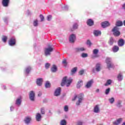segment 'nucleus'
I'll use <instances>...</instances> for the list:
<instances>
[{"label": "nucleus", "instance_id": "obj_11", "mask_svg": "<svg viewBox=\"0 0 125 125\" xmlns=\"http://www.w3.org/2000/svg\"><path fill=\"white\" fill-rule=\"evenodd\" d=\"M9 0H2V5L4 7H8L9 5Z\"/></svg>", "mask_w": 125, "mask_h": 125}, {"label": "nucleus", "instance_id": "obj_19", "mask_svg": "<svg viewBox=\"0 0 125 125\" xmlns=\"http://www.w3.org/2000/svg\"><path fill=\"white\" fill-rule=\"evenodd\" d=\"M36 119L37 122H41L42 121V115L40 113H37L36 115Z\"/></svg>", "mask_w": 125, "mask_h": 125}, {"label": "nucleus", "instance_id": "obj_42", "mask_svg": "<svg viewBox=\"0 0 125 125\" xmlns=\"http://www.w3.org/2000/svg\"><path fill=\"white\" fill-rule=\"evenodd\" d=\"M77 72V67H74L72 70H71V73L72 74H75Z\"/></svg>", "mask_w": 125, "mask_h": 125}, {"label": "nucleus", "instance_id": "obj_56", "mask_svg": "<svg viewBox=\"0 0 125 125\" xmlns=\"http://www.w3.org/2000/svg\"><path fill=\"white\" fill-rule=\"evenodd\" d=\"M26 14L27 15H30V11L27 10V12H26Z\"/></svg>", "mask_w": 125, "mask_h": 125}, {"label": "nucleus", "instance_id": "obj_48", "mask_svg": "<svg viewBox=\"0 0 125 125\" xmlns=\"http://www.w3.org/2000/svg\"><path fill=\"white\" fill-rule=\"evenodd\" d=\"M87 45H89V46H90V45H91L92 43H91V42H90V41L88 40L87 41Z\"/></svg>", "mask_w": 125, "mask_h": 125}, {"label": "nucleus", "instance_id": "obj_34", "mask_svg": "<svg viewBox=\"0 0 125 125\" xmlns=\"http://www.w3.org/2000/svg\"><path fill=\"white\" fill-rule=\"evenodd\" d=\"M63 110L64 112H67L69 111V106L67 105H64L63 107Z\"/></svg>", "mask_w": 125, "mask_h": 125}, {"label": "nucleus", "instance_id": "obj_23", "mask_svg": "<svg viewBox=\"0 0 125 125\" xmlns=\"http://www.w3.org/2000/svg\"><path fill=\"white\" fill-rule=\"evenodd\" d=\"M92 83H93V81L90 80L86 84V87L87 88H89V87H90V86H91V84H92Z\"/></svg>", "mask_w": 125, "mask_h": 125}, {"label": "nucleus", "instance_id": "obj_31", "mask_svg": "<svg viewBox=\"0 0 125 125\" xmlns=\"http://www.w3.org/2000/svg\"><path fill=\"white\" fill-rule=\"evenodd\" d=\"M118 81L119 82H121V81L123 80V75L122 73H119L117 76Z\"/></svg>", "mask_w": 125, "mask_h": 125}, {"label": "nucleus", "instance_id": "obj_13", "mask_svg": "<svg viewBox=\"0 0 125 125\" xmlns=\"http://www.w3.org/2000/svg\"><path fill=\"white\" fill-rule=\"evenodd\" d=\"M42 78H38L36 80V83L39 86H42Z\"/></svg>", "mask_w": 125, "mask_h": 125}, {"label": "nucleus", "instance_id": "obj_44", "mask_svg": "<svg viewBox=\"0 0 125 125\" xmlns=\"http://www.w3.org/2000/svg\"><path fill=\"white\" fill-rule=\"evenodd\" d=\"M98 49H95L93 51V54H94L95 55H96V54H97V53H98Z\"/></svg>", "mask_w": 125, "mask_h": 125}, {"label": "nucleus", "instance_id": "obj_26", "mask_svg": "<svg viewBox=\"0 0 125 125\" xmlns=\"http://www.w3.org/2000/svg\"><path fill=\"white\" fill-rule=\"evenodd\" d=\"M114 42H115V40H114V38H113V37L110 38L108 42L109 44L110 45H113V44H114Z\"/></svg>", "mask_w": 125, "mask_h": 125}, {"label": "nucleus", "instance_id": "obj_37", "mask_svg": "<svg viewBox=\"0 0 125 125\" xmlns=\"http://www.w3.org/2000/svg\"><path fill=\"white\" fill-rule=\"evenodd\" d=\"M78 23H74L73 25V28L72 29L73 30H77V29H78Z\"/></svg>", "mask_w": 125, "mask_h": 125}, {"label": "nucleus", "instance_id": "obj_53", "mask_svg": "<svg viewBox=\"0 0 125 125\" xmlns=\"http://www.w3.org/2000/svg\"><path fill=\"white\" fill-rule=\"evenodd\" d=\"M13 110H14V106H11L10 107V111H11V112H12V111H13Z\"/></svg>", "mask_w": 125, "mask_h": 125}, {"label": "nucleus", "instance_id": "obj_45", "mask_svg": "<svg viewBox=\"0 0 125 125\" xmlns=\"http://www.w3.org/2000/svg\"><path fill=\"white\" fill-rule=\"evenodd\" d=\"M40 18L41 19V22H42V21H43V20H44V17H43V15H40Z\"/></svg>", "mask_w": 125, "mask_h": 125}, {"label": "nucleus", "instance_id": "obj_36", "mask_svg": "<svg viewBox=\"0 0 125 125\" xmlns=\"http://www.w3.org/2000/svg\"><path fill=\"white\" fill-rule=\"evenodd\" d=\"M45 87L46 88H49V87H50V83L48 82H46L45 84Z\"/></svg>", "mask_w": 125, "mask_h": 125}, {"label": "nucleus", "instance_id": "obj_54", "mask_svg": "<svg viewBox=\"0 0 125 125\" xmlns=\"http://www.w3.org/2000/svg\"><path fill=\"white\" fill-rule=\"evenodd\" d=\"M77 96H75L74 98L72 99V101H75V100H76V99H77Z\"/></svg>", "mask_w": 125, "mask_h": 125}, {"label": "nucleus", "instance_id": "obj_2", "mask_svg": "<svg viewBox=\"0 0 125 125\" xmlns=\"http://www.w3.org/2000/svg\"><path fill=\"white\" fill-rule=\"evenodd\" d=\"M52 51H53V47H52V46L50 45H48L47 48H45V50H44L45 55L46 56H48V55H50Z\"/></svg>", "mask_w": 125, "mask_h": 125}, {"label": "nucleus", "instance_id": "obj_1", "mask_svg": "<svg viewBox=\"0 0 125 125\" xmlns=\"http://www.w3.org/2000/svg\"><path fill=\"white\" fill-rule=\"evenodd\" d=\"M73 80L71 78H69L67 79V76H65L63 78L62 82L61 83V86H64L65 84H66V86L68 87V86H70V84L72 83Z\"/></svg>", "mask_w": 125, "mask_h": 125}, {"label": "nucleus", "instance_id": "obj_38", "mask_svg": "<svg viewBox=\"0 0 125 125\" xmlns=\"http://www.w3.org/2000/svg\"><path fill=\"white\" fill-rule=\"evenodd\" d=\"M2 41L3 42H6V41H7V36H3L2 38Z\"/></svg>", "mask_w": 125, "mask_h": 125}, {"label": "nucleus", "instance_id": "obj_6", "mask_svg": "<svg viewBox=\"0 0 125 125\" xmlns=\"http://www.w3.org/2000/svg\"><path fill=\"white\" fill-rule=\"evenodd\" d=\"M101 64L100 63H97L96 65V68H94L92 69L93 73H95V71H96L97 72H100V70H101Z\"/></svg>", "mask_w": 125, "mask_h": 125}, {"label": "nucleus", "instance_id": "obj_22", "mask_svg": "<svg viewBox=\"0 0 125 125\" xmlns=\"http://www.w3.org/2000/svg\"><path fill=\"white\" fill-rule=\"evenodd\" d=\"M76 52H81V51H84L85 49L83 47L76 48L75 49Z\"/></svg>", "mask_w": 125, "mask_h": 125}, {"label": "nucleus", "instance_id": "obj_43", "mask_svg": "<svg viewBox=\"0 0 125 125\" xmlns=\"http://www.w3.org/2000/svg\"><path fill=\"white\" fill-rule=\"evenodd\" d=\"M110 88H108L105 90V93L106 95H108V94H109V93H110Z\"/></svg>", "mask_w": 125, "mask_h": 125}, {"label": "nucleus", "instance_id": "obj_46", "mask_svg": "<svg viewBox=\"0 0 125 125\" xmlns=\"http://www.w3.org/2000/svg\"><path fill=\"white\" fill-rule=\"evenodd\" d=\"M51 18H52V16L51 15H49L47 17V20L48 21H50V20H51Z\"/></svg>", "mask_w": 125, "mask_h": 125}, {"label": "nucleus", "instance_id": "obj_40", "mask_svg": "<svg viewBox=\"0 0 125 125\" xmlns=\"http://www.w3.org/2000/svg\"><path fill=\"white\" fill-rule=\"evenodd\" d=\"M67 124V122H66V120H62L61 121L60 125H66Z\"/></svg>", "mask_w": 125, "mask_h": 125}, {"label": "nucleus", "instance_id": "obj_30", "mask_svg": "<svg viewBox=\"0 0 125 125\" xmlns=\"http://www.w3.org/2000/svg\"><path fill=\"white\" fill-rule=\"evenodd\" d=\"M116 27H120L121 26H123V21H116Z\"/></svg>", "mask_w": 125, "mask_h": 125}, {"label": "nucleus", "instance_id": "obj_20", "mask_svg": "<svg viewBox=\"0 0 125 125\" xmlns=\"http://www.w3.org/2000/svg\"><path fill=\"white\" fill-rule=\"evenodd\" d=\"M21 102H22V101H21V97H20L16 100L15 104L17 106H20L21 105Z\"/></svg>", "mask_w": 125, "mask_h": 125}, {"label": "nucleus", "instance_id": "obj_61", "mask_svg": "<svg viewBox=\"0 0 125 125\" xmlns=\"http://www.w3.org/2000/svg\"><path fill=\"white\" fill-rule=\"evenodd\" d=\"M49 113H50V111H49Z\"/></svg>", "mask_w": 125, "mask_h": 125}, {"label": "nucleus", "instance_id": "obj_47", "mask_svg": "<svg viewBox=\"0 0 125 125\" xmlns=\"http://www.w3.org/2000/svg\"><path fill=\"white\" fill-rule=\"evenodd\" d=\"M49 66H50V64H49V63H46L45 64V67L46 69H48V68H49Z\"/></svg>", "mask_w": 125, "mask_h": 125}, {"label": "nucleus", "instance_id": "obj_49", "mask_svg": "<svg viewBox=\"0 0 125 125\" xmlns=\"http://www.w3.org/2000/svg\"><path fill=\"white\" fill-rule=\"evenodd\" d=\"M62 64H64V66H67V61H66V60H63L62 61Z\"/></svg>", "mask_w": 125, "mask_h": 125}, {"label": "nucleus", "instance_id": "obj_7", "mask_svg": "<svg viewBox=\"0 0 125 125\" xmlns=\"http://www.w3.org/2000/svg\"><path fill=\"white\" fill-rule=\"evenodd\" d=\"M83 94H80L78 97V101L76 103V105L77 106H80L82 101H83Z\"/></svg>", "mask_w": 125, "mask_h": 125}, {"label": "nucleus", "instance_id": "obj_50", "mask_svg": "<svg viewBox=\"0 0 125 125\" xmlns=\"http://www.w3.org/2000/svg\"><path fill=\"white\" fill-rule=\"evenodd\" d=\"M84 73V70H81L79 72V74L80 75H83V73Z\"/></svg>", "mask_w": 125, "mask_h": 125}, {"label": "nucleus", "instance_id": "obj_59", "mask_svg": "<svg viewBox=\"0 0 125 125\" xmlns=\"http://www.w3.org/2000/svg\"><path fill=\"white\" fill-rule=\"evenodd\" d=\"M42 95V94H39L38 96H41Z\"/></svg>", "mask_w": 125, "mask_h": 125}, {"label": "nucleus", "instance_id": "obj_15", "mask_svg": "<svg viewBox=\"0 0 125 125\" xmlns=\"http://www.w3.org/2000/svg\"><path fill=\"white\" fill-rule=\"evenodd\" d=\"M94 113H96V114H98L99 112H100V108H99V105H96L94 107L93 109Z\"/></svg>", "mask_w": 125, "mask_h": 125}, {"label": "nucleus", "instance_id": "obj_29", "mask_svg": "<svg viewBox=\"0 0 125 125\" xmlns=\"http://www.w3.org/2000/svg\"><path fill=\"white\" fill-rule=\"evenodd\" d=\"M83 81L80 80L78 82L77 85V88H80L82 85H83Z\"/></svg>", "mask_w": 125, "mask_h": 125}, {"label": "nucleus", "instance_id": "obj_24", "mask_svg": "<svg viewBox=\"0 0 125 125\" xmlns=\"http://www.w3.org/2000/svg\"><path fill=\"white\" fill-rule=\"evenodd\" d=\"M51 71L53 73H55V72H56L57 71V66H56V65H55L54 64L53 65V66L52 67V68L51 69Z\"/></svg>", "mask_w": 125, "mask_h": 125}, {"label": "nucleus", "instance_id": "obj_18", "mask_svg": "<svg viewBox=\"0 0 125 125\" xmlns=\"http://www.w3.org/2000/svg\"><path fill=\"white\" fill-rule=\"evenodd\" d=\"M87 24L88 25V26H93V24H94V22L91 19H89L87 21Z\"/></svg>", "mask_w": 125, "mask_h": 125}, {"label": "nucleus", "instance_id": "obj_3", "mask_svg": "<svg viewBox=\"0 0 125 125\" xmlns=\"http://www.w3.org/2000/svg\"><path fill=\"white\" fill-rule=\"evenodd\" d=\"M105 62L108 69L114 68V67H115L114 63L112 62V58H106L105 59Z\"/></svg>", "mask_w": 125, "mask_h": 125}, {"label": "nucleus", "instance_id": "obj_32", "mask_svg": "<svg viewBox=\"0 0 125 125\" xmlns=\"http://www.w3.org/2000/svg\"><path fill=\"white\" fill-rule=\"evenodd\" d=\"M33 26H34V27H38V26H39V21H38V20H35L33 21Z\"/></svg>", "mask_w": 125, "mask_h": 125}, {"label": "nucleus", "instance_id": "obj_33", "mask_svg": "<svg viewBox=\"0 0 125 125\" xmlns=\"http://www.w3.org/2000/svg\"><path fill=\"white\" fill-rule=\"evenodd\" d=\"M112 83V80L109 79L107 80L106 83L104 84L105 86H108V85H110Z\"/></svg>", "mask_w": 125, "mask_h": 125}, {"label": "nucleus", "instance_id": "obj_52", "mask_svg": "<svg viewBox=\"0 0 125 125\" xmlns=\"http://www.w3.org/2000/svg\"><path fill=\"white\" fill-rule=\"evenodd\" d=\"M63 9H64V10H68V6L67 5H65L63 7Z\"/></svg>", "mask_w": 125, "mask_h": 125}, {"label": "nucleus", "instance_id": "obj_12", "mask_svg": "<svg viewBox=\"0 0 125 125\" xmlns=\"http://www.w3.org/2000/svg\"><path fill=\"white\" fill-rule=\"evenodd\" d=\"M9 44L12 46L15 45V38L12 37L10 39V41H9Z\"/></svg>", "mask_w": 125, "mask_h": 125}, {"label": "nucleus", "instance_id": "obj_10", "mask_svg": "<svg viewBox=\"0 0 125 125\" xmlns=\"http://www.w3.org/2000/svg\"><path fill=\"white\" fill-rule=\"evenodd\" d=\"M69 40L70 42H71V43H74L76 41V35L74 34H71L69 37Z\"/></svg>", "mask_w": 125, "mask_h": 125}, {"label": "nucleus", "instance_id": "obj_4", "mask_svg": "<svg viewBox=\"0 0 125 125\" xmlns=\"http://www.w3.org/2000/svg\"><path fill=\"white\" fill-rule=\"evenodd\" d=\"M113 35L115 37H120L121 35V32H120V28L118 26H115L112 30Z\"/></svg>", "mask_w": 125, "mask_h": 125}, {"label": "nucleus", "instance_id": "obj_39", "mask_svg": "<svg viewBox=\"0 0 125 125\" xmlns=\"http://www.w3.org/2000/svg\"><path fill=\"white\" fill-rule=\"evenodd\" d=\"M87 56H88V55L86 53H83L81 54V57L83 58H86V57H87Z\"/></svg>", "mask_w": 125, "mask_h": 125}, {"label": "nucleus", "instance_id": "obj_57", "mask_svg": "<svg viewBox=\"0 0 125 125\" xmlns=\"http://www.w3.org/2000/svg\"><path fill=\"white\" fill-rule=\"evenodd\" d=\"M96 92H97V93H99V89H97V90H96Z\"/></svg>", "mask_w": 125, "mask_h": 125}, {"label": "nucleus", "instance_id": "obj_58", "mask_svg": "<svg viewBox=\"0 0 125 125\" xmlns=\"http://www.w3.org/2000/svg\"><path fill=\"white\" fill-rule=\"evenodd\" d=\"M2 88H3V89H6V88L5 87V86H4V85H3L2 86Z\"/></svg>", "mask_w": 125, "mask_h": 125}, {"label": "nucleus", "instance_id": "obj_14", "mask_svg": "<svg viewBox=\"0 0 125 125\" xmlns=\"http://www.w3.org/2000/svg\"><path fill=\"white\" fill-rule=\"evenodd\" d=\"M123 122V118H119L116 121L113 122V124L114 125H119Z\"/></svg>", "mask_w": 125, "mask_h": 125}, {"label": "nucleus", "instance_id": "obj_51", "mask_svg": "<svg viewBox=\"0 0 125 125\" xmlns=\"http://www.w3.org/2000/svg\"><path fill=\"white\" fill-rule=\"evenodd\" d=\"M3 20H4V22L7 23V21H8V18H4Z\"/></svg>", "mask_w": 125, "mask_h": 125}, {"label": "nucleus", "instance_id": "obj_8", "mask_svg": "<svg viewBox=\"0 0 125 125\" xmlns=\"http://www.w3.org/2000/svg\"><path fill=\"white\" fill-rule=\"evenodd\" d=\"M35 91H31L29 92V99L31 101H35Z\"/></svg>", "mask_w": 125, "mask_h": 125}, {"label": "nucleus", "instance_id": "obj_17", "mask_svg": "<svg viewBox=\"0 0 125 125\" xmlns=\"http://www.w3.org/2000/svg\"><path fill=\"white\" fill-rule=\"evenodd\" d=\"M118 45L119 46H124L125 45V40L123 39H120L118 41Z\"/></svg>", "mask_w": 125, "mask_h": 125}, {"label": "nucleus", "instance_id": "obj_60", "mask_svg": "<svg viewBox=\"0 0 125 125\" xmlns=\"http://www.w3.org/2000/svg\"><path fill=\"white\" fill-rule=\"evenodd\" d=\"M122 125H125V122H124Z\"/></svg>", "mask_w": 125, "mask_h": 125}, {"label": "nucleus", "instance_id": "obj_41", "mask_svg": "<svg viewBox=\"0 0 125 125\" xmlns=\"http://www.w3.org/2000/svg\"><path fill=\"white\" fill-rule=\"evenodd\" d=\"M41 113L42 115H44V114H45V111L44 110V107H42L41 108Z\"/></svg>", "mask_w": 125, "mask_h": 125}, {"label": "nucleus", "instance_id": "obj_27", "mask_svg": "<svg viewBox=\"0 0 125 125\" xmlns=\"http://www.w3.org/2000/svg\"><path fill=\"white\" fill-rule=\"evenodd\" d=\"M119 46H114L112 48V51L113 52H118L119 51Z\"/></svg>", "mask_w": 125, "mask_h": 125}, {"label": "nucleus", "instance_id": "obj_9", "mask_svg": "<svg viewBox=\"0 0 125 125\" xmlns=\"http://www.w3.org/2000/svg\"><path fill=\"white\" fill-rule=\"evenodd\" d=\"M32 117L30 116H27L24 119V122L25 125H30Z\"/></svg>", "mask_w": 125, "mask_h": 125}, {"label": "nucleus", "instance_id": "obj_25", "mask_svg": "<svg viewBox=\"0 0 125 125\" xmlns=\"http://www.w3.org/2000/svg\"><path fill=\"white\" fill-rule=\"evenodd\" d=\"M116 106L118 108H122V107H123V105H122V101L118 100L117 102Z\"/></svg>", "mask_w": 125, "mask_h": 125}, {"label": "nucleus", "instance_id": "obj_35", "mask_svg": "<svg viewBox=\"0 0 125 125\" xmlns=\"http://www.w3.org/2000/svg\"><path fill=\"white\" fill-rule=\"evenodd\" d=\"M108 100L110 104H113L115 102V99L113 97L109 98Z\"/></svg>", "mask_w": 125, "mask_h": 125}, {"label": "nucleus", "instance_id": "obj_21", "mask_svg": "<svg viewBox=\"0 0 125 125\" xmlns=\"http://www.w3.org/2000/svg\"><path fill=\"white\" fill-rule=\"evenodd\" d=\"M93 34L96 37H98V36H100L101 35V31L95 30L93 31Z\"/></svg>", "mask_w": 125, "mask_h": 125}, {"label": "nucleus", "instance_id": "obj_5", "mask_svg": "<svg viewBox=\"0 0 125 125\" xmlns=\"http://www.w3.org/2000/svg\"><path fill=\"white\" fill-rule=\"evenodd\" d=\"M61 94V88L58 87L55 90V92L54 93V96H56L57 97L58 96H60Z\"/></svg>", "mask_w": 125, "mask_h": 125}, {"label": "nucleus", "instance_id": "obj_28", "mask_svg": "<svg viewBox=\"0 0 125 125\" xmlns=\"http://www.w3.org/2000/svg\"><path fill=\"white\" fill-rule=\"evenodd\" d=\"M31 68L30 66L26 67L25 69V74H26V75H29V73L31 72Z\"/></svg>", "mask_w": 125, "mask_h": 125}, {"label": "nucleus", "instance_id": "obj_16", "mask_svg": "<svg viewBox=\"0 0 125 125\" xmlns=\"http://www.w3.org/2000/svg\"><path fill=\"white\" fill-rule=\"evenodd\" d=\"M101 25L103 28H106V27L110 26V23L107 21H105L102 22Z\"/></svg>", "mask_w": 125, "mask_h": 125}, {"label": "nucleus", "instance_id": "obj_55", "mask_svg": "<svg viewBox=\"0 0 125 125\" xmlns=\"http://www.w3.org/2000/svg\"><path fill=\"white\" fill-rule=\"evenodd\" d=\"M83 125V122H78V125Z\"/></svg>", "mask_w": 125, "mask_h": 125}]
</instances>
